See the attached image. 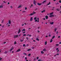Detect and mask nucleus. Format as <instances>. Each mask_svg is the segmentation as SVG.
Instances as JSON below:
<instances>
[{
  "label": "nucleus",
  "instance_id": "nucleus-49",
  "mask_svg": "<svg viewBox=\"0 0 61 61\" xmlns=\"http://www.w3.org/2000/svg\"><path fill=\"white\" fill-rule=\"evenodd\" d=\"M51 15L52 17H53V16H54V15Z\"/></svg>",
  "mask_w": 61,
  "mask_h": 61
},
{
  "label": "nucleus",
  "instance_id": "nucleus-38",
  "mask_svg": "<svg viewBox=\"0 0 61 61\" xmlns=\"http://www.w3.org/2000/svg\"><path fill=\"white\" fill-rule=\"evenodd\" d=\"M36 59L34 58V61H36Z\"/></svg>",
  "mask_w": 61,
  "mask_h": 61
},
{
  "label": "nucleus",
  "instance_id": "nucleus-40",
  "mask_svg": "<svg viewBox=\"0 0 61 61\" xmlns=\"http://www.w3.org/2000/svg\"><path fill=\"white\" fill-rule=\"evenodd\" d=\"M23 36H26V34H25L24 35H23Z\"/></svg>",
  "mask_w": 61,
  "mask_h": 61
},
{
  "label": "nucleus",
  "instance_id": "nucleus-52",
  "mask_svg": "<svg viewBox=\"0 0 61 61\" xmlns=\"http://www.w3.org/2000/svg\"><path fill=\"white\" fill-rule=\"evenodd\" d=\"M29 36L30 37H31V36H32L31 35H29Z\"/></svg>",
  "mask_w": 61,
  "mask_h": 61
},
{
  "label": "nucleus",
  "instance_id": "nucleus-34",
  "mask_svg": "<svg viewBox=\"0 0 61 61\" xmlns=\"http://www.w3.org/2000/svg\"><path fill=\"white\" fill-rule=\"evenodd\" d=\"M53 12H52V13H51L50 14V15H53Z\"/></svg>",
  "mask_w": 61,
  "mask_h": 61
},
{
  "label": "nucleus",
  "instance_id": "nucleus-16",
  "mask_svg": "<svg viewBox=\"0 0 61 61\" xmlns=\"http://www.w3.org/2000/svg\"><path fill=\"white\" fill-rule=\"evenodd\" d=\"M56 30H57V28H56L55 29V30H54L55 32H56Z\"/></svg>",
  "mask_w": 61,
  "mask_h": 61
},
{
  "label": "nucleus",
  "instance_id": "nucleus-19",
  "mask_svg": "<svg viewBox=\"0 0 61 61\" xmlns=\"http://www.w3.org/2000/svg\"><path fill=\"white\" fill-rule=\"evenodd\" d=\"M3 5H2L1 6H0V8H3Z\"/></svg>",
  "mask_w": 61,
  "mask_h": 61
},
{
  "label": "nucleus",
  "instance_id": "nucleus-3",
  "mask_svg": "<svg viewBox=\"0 0 61 61\" xmlns=\"http://www.w3.org/2000/svg\"><path fill=\"white\" fill-rule=\"evenodd\" d=\"M11 48H11V49L9 50L10 52H11V51H12V50H13V49H14V47H13L12 46L11 47Z\"/></svg>",
  "mask_w": 61,
  "mask_h": 61
},
{
  "label": "nucleus",
  "instance_id": "nucleus-5",
  "mask_svg": "<svg viewBox=\"0 0 61 61\" xmlns=\"http://www.w3.org/2000/svg\"><path fill=\"white\" fill-rule=\"evenodd\" d=\"M42 4V3H37V5H41Z\"/></svg>",
  "mask_w": 61,
  "mask_h": 61
},
{
  "label": "nucleus",
  "instance_id": "nucleus-42",
  "mask_svg": "<svg viewBox=\"0 0 61 61\" xmlns=\"http://www.w3.org/2000/svg\"><path fill=\"white\" fill-rule=\"evenodd\" d=\"M56 46H59V44H56Z\"/></svg>",
  "mask_w": 61,
  "mask_h": 61
},
{
  "label": "nucleus",
  "instance_id": "nucleus-29",
  "mask_svg": "<svg viewBox=\"0 0 61 61\" xmlns=\"http://www.w3.org/2000/svg\"><path fill=\"white\" fill-rule=\"evenodd\" d=\"M38 9V8H36L35 10H34V11H36V10Z\"/></svg>",
  "mask_w": 61,
  "mask_h": 61
},
{
  "label": "nucleus",
  "instance_id": "nucleus-54",
  "mask_svg": "<svg viewBox=\"0 0 61 61\" xmlns=\"http://www.w3.org/2000/svg\"><path fill=\"white\" fill-rule=\"evenodd\" d=\"M49 37H50V36H51V35H49Z\"/></svg>",
  "mask_w": 61,
  "mask_h": 61
},
{
  "label": "nucleus",
  "instance_id": "nucleus-10",
  "mask_svg": "<svg viewBox=\"0 0 61 61\" xmlns=\"http://www.w3.org/2000/svg\"><path fill=\"white\" fill-rule=\"evenodd\" d=\"M30 21H33V18L32 17H31Z\"/></svg>",
  "mask_w": 61,
  "mask_h": 61
},
{
  "label": "nucleus",
  "instance_id": "nucleus-7",
  "mask_svg": "<svg viewBox=\"0 0 61 61\" xmlns=\"http://www.w3.org/2000/svg\"><path fill=\"white\" fill-rule=\"evenodd\" d=\"M45 18H46V19H48V17L47 16H45Z\"/></svg>",
  "mask_w": 61,
  "mask_h": 61
},
{
  "label": "nucleus",
  "instance_id": "nucleus-30",
  "mask_svg": "<svg viewBox=\"0 0 61 61\" xmlns=\"http://www.w3.org/2000/svg\"><path fill=\"white\" fill-rule=\"evenodd\" d=\"M20 42H23V41H24V40H20Z\"/></svg>",
  "mask_w": 61,
  "mask_h": 61
},
{
  "label": "nucleus",
  "instance_id": "nucleus-43",
  "mask_svg": "<svg viewBox=\"0 0 61 61\" xmlns=\"http://www.w3.org/2000/svg\"><path fill=\"white\" fill-rule=\"evenodd\" d=\"M33 4L35 5H36V3L33 2Z\"/></svg>",
  "mask_w": 61,
  "mask_h": 61
},
{
  "label": "nucleus",
  "instance_id": "nucleus-12",
  "mask_svg": "<svg viewBox=\"0 0 61 61\" xmlns=\"http://www.w3.org/2000/svg\"><path fill=\"white\" fill-rule=\"evenodd\" d=\"M8 23L9 24H11V21L10 20L9 21Z\"/></svg>",
  "mask_w": 61,
  "mask_h": 61
},
{
  "label": "nucleus",
  "instance_id": "nucleus-9",
  "mask_svg": "<svg viewBox=\"0 0 61 61\" xmlns=\"http://www.w3.org/2000/svg\"><path fill=\"white\" fill-rule=\"evenodd\" d=\"M21 51L20 49H19L16 52H19V51Z\"/></svg>",
  "mask_w": 61,
  "mask_h": 61
},
{
  "label": "nucleus",
  "instance_id": "nucleus-20",
  "mask_svg": "<svg viewBox=\"0 0 61 61\" xmlns=\"http://www.w3.org/2000/svg\"><path fill=\"white\" fill-rule=\"evenodd\" d=\"M25 31V29H23V30H22V31Z\"/></svg>",
  "mask_w": 61,
  "mask_h": 61
},
{
  "label": "nucleus",
  "instance_id": "nucleus-14",
  "mask_svg": "<svg viewBox=\"0 0 61 61\" xmlns=\"http://www.w3.org/2000/svg\"><path fill=\"white\" fill-rule=\"evenodd\" d=\"M31 50V49H29L27 50V51H30Z\"/></svg>",
  "mask_w": 61,
  "mask_h": 61
},
{
  "label": "nucleus",
  "instance_id": "nucleus-64",
  "mask_svg": "<svg viewBox=\"0 0 61 61\" xmlns=\"http://www.w3.org/2000/svg\"><path fill=\"white\" fill-rule=\"evenodd\" d=\"M39 28H40V27H38L37 28H38V29H39Z\"/></svg>",
  "mask_w": 61,
  "mask_h": 61
},
{
  "label": "nucleus",
  "instance_id": "nucleus-35",
  "mask_svg": "<svg viewBox=\"0 0 61 61\" xmlns=\"http://www.w3.org/2000/svg\"><path fill=\"white\" fill-rule=\"evenodd\" d=\"M36 19H37V18H36V17H35L34 18V20H36Z\"/></svg>",
  "mask_w": 61,
  "mask_h": 61
},
{
  "label": "nucleus",
  "instance_id": "nucleus-22",
  "mask_svg": "<svg viewBox=\"0 0 61 61\" xmlns=\"http://www.w3.org/2000/svg\"><path fill=\"white\" fill-rule=\"evenodd\" d=\"M36 40H37V41H39V39L38 38H36Z\"/></svg>",
  "mask_w": 61,
  "mask_h": 61
},
{
  "label": "nucleus",
  "instance_id": "nucleus-21",
  "mask_svg": "<svg viewBox=\"0 0 61 61\" xmlns=\"http://www.w3.org/2000/svg\"><path fill=\"white\" fill-rule=\"evenodd\" d=\"M41 54H43L44 53V52L43 51H41Z\"/></svg>",
  "mask_w": 61,
  "mask_h": 61
},
{
  "label": "nucleus",
  "instance_id": "nucleus-28",
  "mask_svg": "<svg viewBox=\"0 0 61 61\" xmlns=\"http://www.w3.org/2000/svg\"><path fill=\"white\" fill-rule=\"evenodd\" d=\"M23 54H24V55H25V56H26V55H27V54H26V53H23Z\"/></svg>",
  "mask_w": 61,
  "mask_h": 61
},
{
  "label": "nucleus",
  "instance_id": "nucleus-62",
  "mask_svg": "<svg viewBox=\"0 0 61 61\" xmlns=\"http://www.w3.org/2000/svg\"><path fill=\"white\" fill-rule=\"evenodd\" d=\"M38 33H39V32H40V31L39 30H38Z\"/></svg>",
  "mask_w": 61,
  "mask_h": 61
},
{
  "label": "nucleus",
  "instance_id": "nucleus-13",
  "mask_svg": "<svg viewBox=\"0 0 61 61\" xmlns=\"http://www.w3.org/2000/svg\"><path fill=\"white\" fill-rule=\"evenodd\" d=\"M22 7V6L21 5H20L19 7H18V8H21Z\"/></svg>",
  "mask_w": 61,
  "mask_h": 61
},
{
  "label": "nucleus",
  "instance_id": "nucleus-33",
  "mask_svg": "<svg viewBox=\"0 0 61 61\" xmlns=\"http://www.w3.org/2000/svg\"><path fill=\"white\" fill-rule=\"evenodd\" d=\"M7 53V51H6L4 53V54H6V53Z\"/></svg>",
  "mask_w": 61,
  "mask_h": 61
},
{
  "label": "nucleus",
  "instance_id": "nucleus-8",
  "mask_svg": "<svg viewBox=\"0 0 61 61\" xmlns=\"http://www.w3.org/2000/svg\"><path fill=\"white\" fill-rule=\"evenodd\" d=\"M20 31H21V30H20V29H19L18 32V34H19V33H20Z\"/></svg>",
  "mask_w": 61,
  "mask_h": 61
},
{
  "label": "nucleus",
  "instance_id": "nucleus-57",
  "mask_svg": "<svg viewBox=\"0 0 61 61\" xmlns=\"http://www.w3.org/2000/svg\"><path fill=\"white\" fill-rule=\"evenodd\" d=\"M3 2L4 3H5V4H6V2H5V1H3Z\"/></svg>",
  "mask_w": 61,
  "mask_h": 61
},
{
  "label": "nucleus",
  "instance_id": "nucleus-56",
  "mask_svg": "<svg viewBox=\"0 0 61 61\" xmlns=\"http://www.w3.org/2000/svg\"><path fill=\"white\" fill-rule=\"evenodd\" d=\"M39 58V57H37V59H38Z\"/></svg>",
  "mask_w": 61,
  "mask_h": 61
},
{
  "label": "nucleus",
  "instance_id": "nucleus-48",
  "mask_svg": "<svg viewBox=\"0 0 61 61\" xmlns=\"http://www.w3.org/2000/svg\"><path fill=\"white\" fill-rule=\"evenodd\" d=\"M38 61H42L41 60H39Z\"/></svg>",
  "mask_w": 61,
  "mask_h": 61
},
{
  "label": "nucleus",
  "instance_id": "nucleus-36",
  "mask_svg": "<svg viewBox=\"0 0 61 61\" xmlns=\"http://www.w3.org/2000/svg\"><path fill=\"white\" fill-rule=\"evenodd\" d=\"M33 6V5L31 4V6H30V8H31V7H32V6Z\"/></svg>",
  "mask_w": 61,
  "mask_h": 61
},
{
  "label": "nucleus",
  "instance_id": "nucleus-44",
  "mask_svg": "<svg viewBox=\"0 0 61 61\" xmlns=\"http://www.w3.org/2000/svg\"><path fill=\"white\" fill-rule=\"evenodd\" d=\"M25 59L26 60H27V57H26L25 58Z\"/></svg>",
  "mask_w": 61,
  "mask_h": 61
},
{
  "label": "nucleus",
  "instance_id": "nucleus-46",
  "mask_svg": "<svg viewBox=\"0 0 61 61\" xmlns=\"http://www.w3.org/2000/svg\"><path fill=\"white\" fill-rule=\"evenodd\" d=\"M22 12L23 13H24V12H26V11H23Z\"/></svg>",
  "mask_w": 61,
  "mask_h": 61
},
{
  "label": "nucleus",
  "instance_id": "nucleus-24",
  "mask_svg": "<svg viewBox=\"0 0 61 61\" xmlns=\"http://www.w3.org/2000/svg\"><path fill=\"white\" fill-rule=\"evenodd\" d=\"M47 44V41H46L45 42V45H46Z\"/></svg>",
  "mask_w": 61,
  "mask_h": 61
},
{
  "label": "nucleus",
  "instance_id": "nucleus-59",
  "mask_svg": "<svg viewBox=\"0 0 61 61\" xmlns=\"http://www.w3.org/2000/svg\"><path fill=\"white\" fill-rule=\"evenodd\" d=\"M5 43H6V42H4L3 44H5Z\"/></svg>",
  "mask_w": 61,
  "mask_h": 61
},
{
  "label": "nucleus",
  "instance_id": "nucleus-4",
  "mask_svg": "<svg viewBox=\"0 0 61 61\" xmlns=\"http://www.w3.org/2000/svg\"><path fill=\"white\" fill-rule=\"evenodd\" d=\"M17 37H18V35L14 36V38Z\"/></svg>",
  "mask_w": 61,
  "mask_h": 61
},
{
  "label": "nucleus",
  "instance_id": "nucleus-50",
  "mask_svg": "<svg viewBox=\"0 0 61 61\" xmlns=\"http://www.w3.org/2000/svg\"><path fill=\"white\" fill-rule=\"evenodd\" d=\"M2 58H0V61L1 60H2Z\"/></svg>",
  "mask_w": 61,
  "mask_h": 61
},
{
  "label": "nucleus",
  "instance_id": "nucleus-55",
  "mask_svg": "<svg viewBox=\"0 0 61 61\" xmlns=\"http://www.w3.org/2000/svg\"><path fill=\"white\" fill-rule=\"evenodd\" d=\"M58 37V38H60V36H59Z\"/></svg>",
  "mask_w": 61,
  "mask_h": 61
},
{
  "label": "nucleus",
  "instance_id": "nucleus-17",
  "mask_svg": "<svg viewBox=\"0 0 61 61\" xmlns=\"http://www.w3.org/2000/svg\"><path fill=\"white\" fill-rule=\"evenodd\" d=\"M46 0L44 1L42 3H46Z\"/></svg>",
  "mask_w": 61,
  "mask_h": 61
},
{
  "label": "nucleus",
  "instance_id": "nucleus-23",
  "mask_svg": "<svg viewBox=\"0 0 61 61\" xmlns=\"http://www.w3.org/2000/svg\"><path fill=\"white\" fill-rule=\"evenodd\" d=\"M55 36H53L52 37V39H54V38H55Z\"/></svg>",
  "mask_w": 61,
  "mask_h": 61
},
{
  "label": "nucleus",
  "instance_id": "nucleus-39",
  "mask_svg": "<svg viewBox=\"0 0 61 61\" xmlns=\"http://www.w3.org/2000/svg\"><path fill=\"white\" fill-rule=\"evenodd\" d=\"M3 22H4V20H3L2 21L1 23H3Z\"/></svg>",
  "mask_w": 61,
  "mask_h": 61
},
{
  "label": "nucleus",
  "instance_id": "nucleus-61",
  "mask_svg": "<svg viewBox=\"0 0 61 61\" xmlns=\"http://www.w3.org/2000/svg\"><path fill=\"white\" fill-rule=\"evenodd\" d=\"M49 17H52V15L50 16H49Z\"/></svg>",
  "mask_w": 61,
  "mask_h": 61
},
{
  "label": "nucleus",
  "instance_id": "nucleus-47",
  "mask_svg": "<svg viewBox=\"0 0 61 61\" xmlns=\"http://www.w3.org/2000/svg\"><path fill=\"white\" fill-rule=\"evenodd\" d=\"M10 26V25L9 24L8 25V27H9V26Z\"/></svg>",
  "mask_w": 61,
  "mask_h": 61
},
{
  "label": "nucleus",
  "instance_id": "nucleus-45",
  "mask_svg": "<svg viewBox=\"0 0 61 61\" xmlns=\"http://www.w3.org/2000/svg\"><path fill=\"white\" fill-rule=\"evenodd\" d=\"M25 10H26L27 9V8L26 7H25Z\"/></svg>",
  "mask_w": 61,
  "mask_h": 61
},
{
  "label": "nucleus",
  "instance_id": "nucleus-51",
  "mask_svg": "<svg viewBox=\"0 0 61 61\" xmlns=\"http://www.w3.org/2000/svg\"><path fill=\"white\" fill-rule=\"evenodd\" d=\"M58 31H57V32L56 33V34H58Z\"/></svg>",
  "mask_w": 61,
  "mask_h": 61
},
{
  "label": "nucleus",
  "instance_id": "nucleus-26",
  "mask_svg": "<svg viewBox=\"0 0 61 61\" xmlns=\"http://www.w3.org/2000/svg\"><path fill=\"white\" fill-rule=\"evenodd\" d=\"M52 41H53V40H52V39H51L50 41V42H51V43L52 42Z\"/></svg>",
  "mask_w": 61,
  "mask_h": 61
},
{
  "label": "nucleus",
  "instance_id": "nucleus-53",
  "mask_svg": "<svg viewBox=\"0 0 61 61\" xmlns=\"http://www.w3.org/2000/svg\"><path fill=\"white\" fill-rule=\"evenodd\" d=\"M59 2L60 3H61V0H60V1H59Z\"/></svg>",
  "mask_w": 61,
  "mask_h": 61
},
{
  "label": "nucleus",
  "instance_id": "nucleus-27",
  "mask_svg": "<svg viewBox=\"0 0 61 61\" xmlns=\"http://www.w3.org/2000/svg\"><path fill=\"white\" fill-rule=\"evenodd\" d=\"M31 56V54H30V53L28 55V56Z\"/></svg>",
  "mask_w": 61,
  "mask_h": 61
},
{
  "label": "nucleus",
  "instance_id": "nucleus-31",
  "mask_svg": "<svg viewBox=\"0 0 61 61\" xmlns=\"http://www.w3.org/2000/svg\"><path fill=\"white\" fill-rule=\"evenodd\" d=\"M17 43H16V41H15L14 42V44H15H15H17Z\"/></svg>",
  "mask_w": 61,
  "mask_h": 61
},
{
  "label": "nucleus",
  "instance_id": "nucleus-58",
  "mask_svg": "<svg viewBox=\"0 0 61 61\" xmlns=\"http://www.w3.org/2000/svg\"><path fill=\"white\" fill-rule=\"evenodd\" d=\"M34 3H36V1L35 0H34Z\"/></svg>",
  "mask_w": 61,
  "mask_h": 61
},
{
  "label": "nucleus",
  "instance_id": "nucleus-6",
  "mask_svg": "<svg viewBox=\"0 0 61 61\" xmlns=\"http://www.w3.org/2000/svg\"><path fill=\"white\" fill-rule=\"evenodd\" d=\"M50 24L51 25H53L54 24V22H50Z\"/></svg>",
  "mask_w": 61,
  "mask_h": 61
},
{
  "label": "nucleus",
  "instance_id": "nucleus-25",
  "mask_svg": "<svg viewBox=\"0 0 61 61\" xmlns=\"http://www.w3.org/2000/svg\"><path fill=\"white\" fill-rule=\"evenodd\" d=\"M43 51H46V50L45 49H44L43 50Z\"/></svg>",
  "mask_w": 61,
  "mask_h": 61
},
{
  "label": "nucleus",
  "instance_id": "nucleus-18",
  "mask_svg": "<svg viewBox=\"0 0 61 61\" xmlns=\"http://www.w3.org/2000/svg\"><path fill=\"white\" fill-rule=\"evenodd\" d=\"M51 4V2H49V3H48L47 5H49L50 4Z\"/></svg>",
  "mask_w": 61,
  "mask_h": 61
},
{
  "label": "nucleus",
  "instance_id": "nucleus-11",
  "mask_svg": "<svg viewBox=\"0 0 61 61\" xmlns=\"http://www.w3.org/2000/svg\"><path fill=\"white\" fill-rule=\"evenodd\" d=\"M56 10L57 11H60V10L59 8L57 9H56Z\"/></svg>",
  "mask_w": 61,
  "mask_h": 61
},
{
  "label": "nucleus",
  "instance_id": "nucleus-41",
  "mask_svg": "<svg viewBox=\"0 0 61 61\" xmlns=\"http://www.w3.org/2000/svg\"><path fill=\"white\" fill-rule=\"evenodd\" d=\"M25 46V44H23V46L24 47Z\"/></svg>",
  "mask_w": 61,
  "mask_h": 61
},
{
  "label": "nucleus",
  "instance_id": "nucleus-15",
  "mask_svg": "<svg viewBox=\"0 0 61 61\" xmlns=\"http://www.w3.org/2000/svg\"><path fill=\"white\" fill-rule=\"evenodd\" d=\"M45 12V10H44L43 11H41V12L42 13H44V12Z\"/></svg>",
  "mask_w": 61,
  "mask_h": 61
},
{
  "label": "nucleus",
  "instance_id": "nucleus-37",
  "mask_svg": "<svg viewBox=\"0 0 61 61\" xmlns=\"http://www.w3.org/2000/svg\"><path fill=\"white\" fill-rule=\"evenodd\" d=\"M58 4H59V3L58 2H57V3L55 4V5H58Z\"/></svg>",
  "mask_w": 61,
  "mask_h": 61
},
{
  "label": "nucleus",
  "instance_id": "nucleus-32",
  "mask_svg": "<svg viewBox=\"0 0 61 61\" xmlns=\"http://www.w3.org/2000/svg\"><path fill=\"white\" fill-rule=\"evenodd\" d=\"M26 39H27V40H28V41L29 40H28L29 39V38H28V37H26Z\"/></svg>",
  "mask_w": 61,
  "mask_h": 61
},
{
  "label": "nucleus",
  "instance_id": "nucleus-1",
  "mask_svg": "<svg viewBox=\"0 0 61 61\" xmlns=\"http://www.w3.org/2000/svg\"><path fill=\"white\" fill-rule=\"evenodd\" d=\"M36 13L35 12V11H33L32 13H31L30 14L28 15L30 16L32 15H34V14H36Z\"/></svg>",
  "mask_w": 61,
  "mask_h": 61
},
{
  "label": "nucleus",
  "instance_id": "nucleus-2",
  "mask_svg": "<svg viewBox=\"0 0 61 61\" xmlns=\"http://www.w3.org/2000/svg\"><path fill=\"white\" fill-rule=\"evenodd\" d=\"M37 19V20L36 19L35 20V21L36 22H37H37H39V18H38Z\"/></svg>",
  "mask_w": 61,
  "mask_h": 61
},
{
  "label": "nucleus",
  "instance_id": "nucleus-63",
  "mask_svg": "<svg viewBox=\"0 0 61 61\" xmlns=\"http://www.w3.org/2000/svg\"><path fill=\"white\" fill-rule=\"evenodd\" d=\"M12 6H10V8H12Z\"/></svg>",
  "mask_w": 61,
  "mask_h": 61
},
{
  "label": "nucleus",
  "instance_id": "nucleus-60",
  "mask_svg": "<svg viewBox=\"0 0 61 61\" xmlns=\"http://www.w3.org/2000/svg\"><path fill=\"white\" fill-rule=\"evenodd\" d=\"M24 25V24H22V26H23Z\"/></svg>",
  "mask_w": 61,
  "mask_h": 61
}]
</instances>
